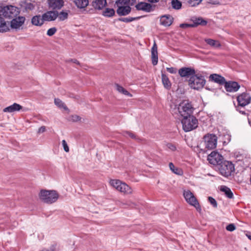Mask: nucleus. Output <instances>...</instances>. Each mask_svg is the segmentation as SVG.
Returning <instances> with one entry per match:
<instances>
[{
	"label": "nucleus",
	"mask_w": 251,
	"mask_h": 251,
	"mask_svg": "<svg viewBox=\"0 0 251 251\" xmlns=\"http://www.w3.org/2000/svg\"><path fill=\"white\" fill-rule=\"evenodd\" d=\"M239 106H238V105L236 107V108H237V110L238 111H239L240 113H242V114H244V115H245L246 114V112L245 111H241V110H240L238 108H239Z\"/></svg>",
	"instance_id": "53"
},
{
	"label": "nucleus",
	"mask_w": 251,
	"mask_h": 251,
	"mask_svg": "<svg viewBox=\"0 0 251 251\" xmlns=\"http://www.w3.org/2000/svg\"><path fill=\"white\" fill-rule=\"evenodd\" d=\"M162 82L164 87L167 90H170L171 88L172 84L168 77L162 72L161 75Z\"/></svg>",
	"instance_id": "24"
},
{
	"label": "nucleus",
	"mask_w": 251,
	"mask_h": 251,
	"mask_svg": "<svg viewBox=\"0 0 251 251\" xmlns=\"http://www.w3.org/2000/svg\"><path fill=\"white\" fill-rule=\"evenodd\" d=\"M209 80L213 81L221 85H224L226 81L224 77L217 74H213L210 75L209 76Z\"/></svg>",
	"instance_id": "17"
},
{
	"label": "nucleus",
	"mask_w": 251,
	"mask_h": 251,
	"mask_svg": "<svg viewBox=\"0 0 251 251\" xmlns=\"http://www.w3.org/2000/svg\"><path fill=\"white\" fill-rule=\"evenodd\" d=\"M215 169L221 175L226 177L230 176L235 170L234 164L231 162L226 160L221 162Z\"/></svg>",
	"instance_id": "3"
},
{
	"label": "nucleus",
	"mask_w": 251,
	"mask_h": 251,
	"mask_svg": "<svg viewBox=\"0 0 251 251\" xmlns=\"http://www.w3.org/2000/svg\"><path fill=\"white\" fill-rule=\"evenodd\" d=\"M46 131V127L45 126H42L40 127L38 131V133H43Z\"/></svg>",
	"instance_id": "50"
},
{
	"label": "nucleus",
	"mask_w": 251,
	"mask_h": 251,
	"mask_svg": "<svg viewBox=\"0 0 251 251\" xmlns=\"http://www.w3.org/2000/svg\"><path fill=\"white\" fill-rule=\"evenodd\" d=\"M206 83L204 76L200 73H195L188 80V85L193 89L199 90L202 89Z\"/></svg>",
	"instance_id": "1"
},
{
	"label": "nucleus",
	"mask_w": 251,
	"mask_h": 251,
	"mask_svg": "<svg viewBox=\"0 0 251 251\" xmlns=\"http://www.w3.org/2000/svg\"><path fill=\"white\" fill-rule=\"evenodd\" d=\"M136 1V0H129V3H130V5H132L135 3Z\"/></svg>",
	"instance_id": "54"
},
{
	"label": "nucleus",
	"mask_w": 251,
	"mask_h": 251,
	"mask_svg": "<svg viewBox=\"0 0 251 251\" xmlns=\"http://www.w3.org/2000/svg\"><path fill=\"white\" fill-rule=\"evenodd\" d=\"M167 71L171 74H176V69L174 67L167 68Z\"/></svg>",
	"instance_id": "46"
},
{
	"label": "nucleus",
	"mask_w": 251,
	"mask_h": 251,
	"mask_svg": "<svg viewBox=\"0 0 251 251\" xmlns=\"http://www.w3.org/2000/svg\"><path fill=\"white\" fill-rule=\"evenodd\" d=\"M140 17H134V18H133V17L120 18L118 19V20L120 21L125 22V23H129V22H131L134 20H138V19H140Z\"/></svg>",
	"instance_id": "35"
},
{
	"label": "nucleus",
	"mask_w": 251,
	"mask_h": 251,
	"mask_svg": "<svg viewBox=\"0 0 251 251\" xmlns=\"http://www.w3.org/2000/svg\"><path fill=\"white\" fill-rule=\"evenodd\" d=\"M117 10V13L119 16H126L130 12L131 8L129 6H119Z\"/></svg>",
	"instance_id": "22"
},
{
	"label": "nucleus",
	"mask_w": 251,
	"mask_h": 251,
	"mask_svg": "<svg viewBox=\"0 0 251 251\" xmlns=\"http://www.w3.org/2000/svg\"><path fill=\"white\" fill-rule=\"evenodd\" d=\"M25 17L23 16H19L18 18H12L10 22V26L12 28L17 29L21 26L25 21Z\"/></svg>",
	"instance_id": "16"
},
{
	"label": "nucleus",
	"mask_w": 251,
	"mask_h": 251,
	"mask_svg": "<svg viewBox=\"0 0 251 251\" xmlns=\"http://www.w3.org/2000/svg\"><path fill=\"white\" fill-rule=\"evenodd\" d=\"M39 197L44 202L51 204L57 200L58 194L55 190H41Z\"/></svg>",
	"instance_id": "4"
},
{
	"label": "nucleus",
	"mask_w": 251,
	"mask_h": 251,
	"mask_svg": "<svg viewBox=\"0 0 251 251\" xmlns=\"http://www.w3.org/2000/svg\"><path fill=\"white\" fill-rule=\"evenodd\" d=\"M44 21L43 20V17L40 15H36L31 19V23L36 26H41L44 24Z\"/></svg>",
	"instance_id": "25"
},
{
	"label": "nucleus",
	"mask_w": 251,
	"mask_h": 251,
	"mask_svg": "<svg viewBox=\"0 0 251 251\" xmlns=\"http://www.w3.org/2000/svg\"><path fill=\"white\" fill-rule=\"evenodd\" d=\"M224 160L223 156L215 151H212L207 156V160L209 163L215 166L216 168L218 167L219 164H220L221 162H223Z\"/></svg>",
	"instance_id": "10"
},
{
	"label": "nucleus",
	"mask_w": 251,
	"mask_h": 251,
	"mask_svg": "<svg viewBox=\"0 0 251 251\" xmlns=\"http://www.w3.org/2000/svg\"><path fill=\"white\" fill-rule=\"evenodd\" d=\"M23 109V106L17 103H14L13 104L4 108L3 109L4 112L12 113L16 111H19Z\"/></svg>",
	"instance_id": "19"
},
{
	"label": "nucleus",
	"mask_w": 251,
	"mask_h": 251,
	"mask_svg": "<svg viewBox=\"0 0 251 251\" xmlns=\"http://www.w3.org/2000/svg\"><path fill=\"white\" fill-rule=\"evenodd\" d=\"M173 18L170 15L162 16L160 19V23L164 26H170L173 23Z\"/></svg>",
	"instance_id": "23"
},
{
	"label": "nucleus",
	"mask_w": 251,
	"mask_h": 251,
	"mask_svg": "<svg viewBox=\"0 0 251 251\" xmlns=\"http://www.w3.org/2000/svg\"><path fill=\"white\" fill-rule=\"evenodd\" d=\"M115 12L113 8H106L102 12V15L105 17H111L115 15Z\"/></svg>",
	"instance_id": "31"
},
{
	"label": "nucleus",
	"mask_w": 251,
	"mask_h": 251,
	"mask_svg": "<svg viewBox=\"0 0 251 251\" xmlns=\"http://www.w3.org/2000/svg\"><path fill=\"white\" fill-rule=\"evenodd\" d=\"M205 89H207V90H212V89H211L209 88L207 86H206V87H205Z\"/></svg>",
	"instance_id": "56"
},
{
	"label": "nucleus",
	"mask_w": 251,
	"mask_h": 251,
	"mask_svg": "<svg viewBox=\"0 0 251 251\" xmlns=\"http://www.w3.org/2000/svg\"><path fill=\"white\" fill-rule=\"evenodd\" d=\"M167 147L172 151H175L176 150V146L172 143H168L167 145Z\"/></svg>",
	"instance_id": "45"
},
{
	"label": "nucleus",
	"mask_w": 251,
	"mask_h": 251,
	"mask_svg": "<svg viewBox=\"0 0 251 251\" xmlns=\"http://www.w3.org/2000/svg\"><path fill=\"white\" fill-rule=\"evenodd\" d=\"M220 191L225 193L226 196L229 199H232L233 197V193L229 188L226 186H222L220 188Z\"/></svg>",
	"instance_id": "26"
},
{
	"label": "nucleus",
	"mask_w": 251,
	"mask_h": 251,
	"mask_svg": "<svg viewBox=\"0 0 251 251\" xmlns=\"http://www.w3.org/2000/svg\"><path fill=\"white\" fill-rule=\"evenodd\" d=\"M224 85L225 89L228 92H237L240 88V85L239 83L234 81H226V82Z\"/></svg>",
	"instance_id": "13"
},
{
	"label": "nucleus",
	"mask_w": 251,
	"mask_h": 251,
	"mask_svg": "<svg viewBox=\"0 0 251 251\" xmlns=\"http://www.w3.org/2000/svg\"><path fill=\"white\" fill-rule=\"evenodd\" d=\"M203 141L205 148L213 150L217 146V137L214 134L208 133L204 136Z\"/></svg>",
	"instance_id": "9"
},
{
	"label": "nucleus",
	"mask_w": 251,
	"mask_h": 251,
	"mask_svg": "<svg viewBox=\"0 0 251 251\" xmlns=\"http://www.w3.org/2000/svg\"><path fill=\"white\" fill-rule=\"evenodd\" d=\"M159 0H148V1L151 3H156L159 1Z\"/></svg>",
	"instance_id": "55"
},
{
	"label": "nucleus",
	"mask_w": 251,
	"mask_h": 251,
	"mask_svg": "<svg viewBox=\"0 0 251 251\" xmlns=\"http://www.w3.org/2000/svg\"><path fill=\"white\" fill-rule=\"evenodd\" d=\"M248 237L249 239L251 240V235H249Z\"/></svg>",
	"instance_id": "57"
},
{
	"label": "nucleus",
	"mask_w": 251,
	"mask_h": 251,
	"mask_svg": "<svg viewBox=\"0 0 251 251\" xmlns=\"http://www.w3.org/2000/svg\"><path fill=\"white\" fill-rule=\"evenodd\" d=\"M54 249L55 247L52 246L50 249H44L42 251H54Z\"/></svg>",
	"instance_id": "51"
},
{
	"label": "nucleus",
	"mask_w": 251,
	"mask_h": 251,
	"mask_svg": "<svg viewBox=\"0 0 251 251\" xmlns=\"http://www.w3.org/2000/svg\"><path fill=\"white\" fill-rule=\"evenodd\" d=\"M111 185L115 188L118 191L128 195L132 193V188L125 182L120 180H112L110 182Z\"/></svg>",
	"instance_id": "7"
},
{
	"label": "nucleus",
	"mask_w": 251,
	"mask_h": 251,
	"mask_svg": "<svg viewBox=\"0 0 251 251\" xmlns=\"http://www.w3.org/2000/svg\"><path fill=\"white\" fill-rule=\"evenodd\" d=\"M196 71L193 68L191 67H182L178 70V73L179 75L181 77L184 78H189L195 75Z\"/></svg>",
	"instance_id": "12"
},
{
	"label": "nucleus",
	"mask_w": 251,
	"mask_h": 251,
	"mask_svg": "<svg viewBox=\"0 0 251 251\" xmlns=\"http://www.w3.org/2000/svg\"><path fill=\"white\" fill-rule=\"evenodd\" d=\"M73 118H74V119H73V120L75 121H78V120H80L79 117L78 116H77V115L73 116Z\"/></svg>",
	"instance_id": "52"
},
{
	"label": "nucleus",
	"mask_w": 251,
	"mask_h": 251,
	"mask_svg": "<svg viewBox=\"0 0 251 251\" xmlns=\"http://www.w3.org/2000/svg\"><path fill=\"white\" fill-rule=\"evenodd\" d=\"M182 128L185 132H189L197 128L198 126V119L193 115L185 116L181 120Z\"/></svg>",
	"instance_id": "5"
},
{
	"label": "nucleus",
	"mask_w": 251,
	"mask_h": 251,
	"mask_svg": "<svg viewBox=\"0 0 251 251\" xmlns=\"http://www.w3.org/2000/svg\"><path fill=\"white\" fill-rule=\"evenodd\" d=\"M188 4L190 6H195L198 5L202 0H187Z\"/></svg>",
	"instance_id": "37"
},
{
	"label": "nucleus",
	"mask_w": 251,
	"mask_h": 251,
	"mask_svg": "<svg viewBox=\"0 0 251 251\" xmlns=\"http://www.w3.org/2000/svg\"><path fill=\"white\" fill-rule=\"evenodd\" d=\"M205 42L212 47H219L221 45L218 41L211 39H205Z\"/></svg>",
	"instance_id": "32"
},
{
	"label": "nucleus",
	"mask_w": 251,
	"mask_h": 251,
	"mask_svg": "<svg viewBox=\"0 0 251 251\" xmlns=\"http://www.w3.org/2000/svg\"><path fill=\"white\" fill-rule=\"evenodd\" d=\"M66 62H72L78 65H79V66H80V65H81L80 62L76 59H71L66 60Z\"/></svg>",
	"instance_id": "47"
},
{
	"label": "nucleus",
	"mask_w": 251,
	"mask_h": 251,
	"mask_svg": "<svg viewBox=\"0 0 251 251\" xmlns=\"http://www.w3.org/2000/svg\"><path fill=\"white\" fill-rule=\"evenodd\" d=\"M9 30L8 25L6 24L4 19L2 17L0 18V32H6Z\"/></svg>",
	"instance_id": "28"
},
{
	"label": "nucleus",
	"mask_w": 251,
	"mask_h": 251,
	"mask_svg": "<svg viewBox=\"0 0 251 251\" xmlns=\"http://www.w3.org/2000/svg\"><path fill=\"white\" fill-rule=\"evenodd\" d=\"M74 2L79 8H84L89 4L88 0H75Z\"/></svg>",
	"instance_id": "27"
},
{
	"label": "nucleus",
	"mask_w": 251,
	"mask_h": 251,
	"mask_svg": "<svg viewBox=\"0 0 251 251\" xmlns=\"http://www.w3.org/2000/svg\"><path fill=\"white\" fill-rule=\"evenodd\" d=\"M151 59L152 63L153 65H156L158 63V52L157 46L154 42L153 45L151 48Z\"/></svg>",
	"instance_id": "21"
},
{
	"label": "nucleus",
	"mask_w": 251,
	"mask_h": 251,
	"mask_svg": "<svg viewBox=\"0 0 251 251\" xmlns=\"http://www.w3.org/2000/svg\"><path fill=\"white\" fill-rule=\"evenodd\" d=\"M20 13L18 7L12 5L0 6V18L11 19L16 17Z\"/></svg>",
	"instance_id": "2"
},
{
	"label": "nucleus",
	"mask_w": 251,
	"mask_h": 251,
	"mask_svg": "<svg viewBox=\"0 0 251 251\" xmlns=\"http://www.w3.org/2000/svg\"><path fill=\"white\" fill-rule=\"evenodd\" d=\"M135 7L137 10H142L147 12L152 11V5L145 2H139L135 5Z\"/></svg>",
	"instance_id": "18"
},
{
	"label": "nucleus",
	"mask_w": 251,
	"mask_h": 251,
	"mask_svg": "<svg viewBox=\"0 0 251 251\" xmlns=\"http://www.w3.org/2000/svg\"><path fill=\"white\" fill-rule=\"evenodd\" d=\"M57 10L48 11L42 15L43 20L45 22H50L55 21L57 18Z\"/></svg>",
	"instance_id": "14"
},
{
	"label": "nucleus",
	"mask_w": 251,
	"mask_h": 251,
	"mask_svg": "<svg viewBox=\"0 0 251 251\" xmlns=\"http://www.w3.org/2000/svg\"><path fill=\"white\" fill-rule=\"evenodd\" d=\"M183 196L187 203L195 207L199 212L200 213L201 212V206L192 192L189 190H184Z\"/></svg>",
	"instance_id": "8"
},
{
	"label": "nucleus",
	"mask_w": 251,
	"mask_h": 251,
	"mask_svg": "<svg viewBox=\"0 0 251 251\" xmlns=\"http://www.w3.org/2000/svg\"><path fill=\"white\" fill-rule=\"evenodd\" d=\"M171 3L174 9L178 10L181 7V2L178 0H172Z\"/></svg>",
	"instance_id": "34"
},
{
	"label": "nucleus",
	"mask_w": 251,
	"mask_h": 251,
	"mask_svg": "<svg viewBox=\"0 0 251 251\" xmlns=\"http://www.w3.org/2000/svg\"><path fill=\"white\" fill-rule=\"evenodd\" d=\"M126 133L131 138H136V135L133 133L131 132L130 131H126Z\"/></svg>",
	"instance_id": "49"
},
{
	"label": "nucleus",
	"mask_w": 251,
	"mask_h": 251,
	"mask_svg": "<svg viewBox=\"0 0 251 251\" xmlns=\"http://www.w3.org/2000/svg\"><path fill=\"white\" fill-rule=\"evenodd\" d=\"M54 103L59 107H63L66 108V106H64V103L59 99H54Z\"/></svg>",
	"instance_id": "39"
},
{
	"label": "nucleus",
	"mask_w": 251,
	"mask_h": 251,
	"mask_svg": "<svg viewBox=\"0 0 251 251\" xmlns=\"http://www.w3.org/2000/svg\"><path fill=\"white\" fill-rule=\"evenodd\" d=\"M128 3L129 0H116L115 2V4L117 5V6H123Z\"/></svg>",
	"instance_id": "36"
},
{
	"label": "nucleus",
	"mask_w": 251,
	"mask_h": 251,
	"mask_svg": "<svg viewBox=\"0 0 251 251\" xmlns=\"http://www.w3.org/2000/svg\"><path fill=\"white\" fill-rule=\"evenodd\" d=\"M62 145L64 148V150L66 152H69V147L67 145V144L65 140H63L62 141Z\"/></svg>",
	"instance_id": "44"
},
{
	"label": "nucleus",
	"mask_w": 251,
	"mask_h": 251,
	"mask_svg": "<svg viewBox=\"0 0 251 251\" xmlns=\"http://www.w3.org/2000/svg\"><path fill=\"white\" fill-rule=\"evenodd\" d=\"M180 27L182 28H186V27H193V24H180Z\"/></svg>",
	"instance_id": "48"
},
{
	"label": "nucleus",
	"mask_w": 251,
	"mask_h": 251,
	"mask_svg": "<svg viewBox=\"0 0 251 251\" xmlns=\"http://www.w3.org/2000/svg\"><path fill=\"white\" fill-rule=\"evenodd\" d=\"M57 31V29L56 27H53L49 29L47 31V35L49 36H51L53 35L55 32Z\"/></svg>",
	"instance_id": "40"
},
{
	"label": "nucleus",
	"mask_w": 251,
	"mask_h": 251,
	"mask_svg": "<svg viewBox=\"0 0 251 251\" xmlns=\"http://www.w3.org/2000/svg\"><path fill=\"white\" fill-rule=\"evenodd\" d=\"M177 110L180 115L183 118L192 115L194 108L188 100H183L178 105Z\"/></svg>",
	"instance_id": "6"
},
{
	"label": "nucleus",
	"mask_w": 251,
	"mask_h": 251,
	"mask_svg": "<svg viewBox=\"0 0 251 251\" xmlns=\"http://www.w3.org/2000/svg\"><path fill=\"white\" fill-rule=\"evenodd\" d=\"M57 17L60 21H63L66 20L68 17V13L67 12L62 11L60 12L58 11Z\"/></svg>",
	"instance_id": "33"
},
{
	"label": "nucleus",
	"mask_w": 251,
	"mask_h": 251,
	"mask_svg": "<svg viewBox=\"0 0 251 251\" xmlns=\"http://www.w3.org/2000/svg\"><path fill=\"white\" fill-rule=\"evenodd\" d=\"M207 23V21L203 19L202 18H199L196 19L194 21L193 25V27H196L199 25H206Z\"/></svg>",
	"instance_id": "30"
},
{
	"label": "nucleus",
	"mask_w": 251,
	"mask_h": 251,
	"mask_svg": "<svg viewBox=\"0 0 251 251\" xmlns=\"http://www.w3.org/2000/svg\"><path fill=\"white\" fill-rule=\"evenodd\" d=\"M35 7V6L30 2H25V8L26 10H32Z\"/></svg>",
	"instance_id": "38"
},
{
	"label": "nucleus",
	"mask_w": 251,
	"mask_h": 251,
	"mask_svg": "<svg viewBox=\"0 0 251 251\" xmlns=\"http://www.w3.org/2000/svg\"><path fill=\"white\" fill-rule=\"evenodd\" d=\"M106 4V0H93L91 3V5L97 10H101Z\"/></svg>",
	"instance_id": "20"
},
{
	"label": "nucleus",
	"mask_w": 251,
	"mask_h": 251,
	"mask_svg": "<svg viewBox=\"0 0 251 251\" xmlns=\"http://www.w3.org/2000/svg\"><path fill=\"white\" fill-rule=\"evenodd\" d=\"M238 106L244 107L249 104L251 100V97L249 94L244 92L237 97Z\"/></svg>",
	"instance_id": "11"
},
{
	"label": "nucleus",
	"mask_w": 251,
	"mask_h": 251,
	"mask_svg": "<svg viewBox=\"0 0 251 251\" xmlns=\"http://www.w3.org/2000/svg\"><path fill=\"white\" fill-rule=\"evenodd\" d=\"M47 2L49 8L53 10H60L64 5L63 0H47Z\"/></svg>",
	"instance_id": "15"
},
{
	"label": "nucleus",
	"mask_w": 251,
	"mask_h": 251,
	"mask_svg": "<svg viewBox=\"0 0 251 251\" xmlns=\"http://www.w3.org/2000/svg\"><path fill=\"white\" fill-rule=\"evenodd\" d=\"M169 167L170 170L175 174H179V173L177 172L178 171V169L177 168H176L174 164L172 162H170L169 164Z\"/></svg>",
	"instance_id": "42"
},
{
	"label": "nucleus",
	"mask_w": 251,
	"mask_h": 251,
	"mask_svg": "<svg viewBox=\"0 0 251 251\" xmlns=\"http://www.w3.org/2000/svg\"><path fill=\"white\" fill-rule=\"evenodd\" d=\"M236 228L235 225L233 224H230L227 225L226 227V229L229 231H232Z\"/></svg>",
	"instance_id": "43"
},
{
	"label": "nucleus",
	"mask_w": 251,
	"mask_h": 251,
	"mask_svg": "<svg viewBox=\"0 0 251 251\" xmlns=\"http://www.w3.org/2000/svg\"><path fill=\"white\" fill-rule=\"evenodd\" d=\"M209 202L212 205L214 208H217L218 204L216 201L212 197H209L208 198Z\"/></svg>",
	"instance_id": "41"
},
{
	"label": "nucleus",
	"mask_w": 251,
	"mask_h": 251,
	"mask_svg": "<svg viewBox=\"0 0 251 251\" xmlns=\"http://www.w3.org/2000/svg\"><path fill=\"white\" fill-rule=\"evenodd\" d=\"M115 86L116 87V90L119 93H121L126 96H127L130 97H132V95L129 92H128L126 89H125L122 86H120L119 84L116 83Z\"/></svg>",
	"instance_id": "29"
}]
</instances>
